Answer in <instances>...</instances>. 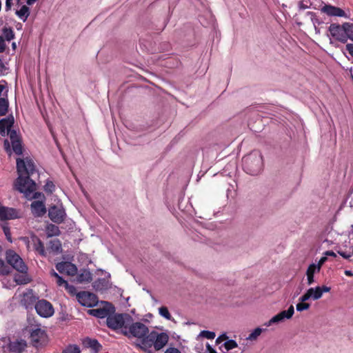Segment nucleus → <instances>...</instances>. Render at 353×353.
<instances>
[{"mask_svg": "<svg viewBox=\"0 0 353 353\" xmlns=\"http://www.w3.org/2000/svg\"><path fill=\"white\" fill-rule=\"evenodd\" d=\"M124 335L130 338L135 337L140 339V347L148 353H152L153 350L159 351L168 343L169 336L165 332L152 331L146 325L141 322L130 321L127 327H124Z\"/></svg>", "mask_w": 353, "mask_h": 353, "instance_id": "obj_1", "label": "nucleus"}, {"mask_svg": "<svg viewBox=\"0 0 353 353\" xmlns=\"http://www.w3.org/2000/svg\"><path fill=\"white\" fill-rule=\"evenodd\" d=\"M17 170L19 176L14 181V188L28 197L36 190V183L30 179L36 172L35 165L31 159H17Z\"/></svg>", "mask_w": 353, "mask_h": 353, "instance_id": "obj_2", "label": "nucleus"}, {"mask_svg": "<svg viewBox=\"0 0 353 353\" xmlns=\"http://www.w3.org/2000/svg\"><path fill=\"white\" fill-rule=\"evenodd\" d=\"M14 117L10 114L0 120V136H9L12 147V151L17 155L23 153L21 136L15 130H12L14 125Z\"/></svg>", "mask_w": 353, "mask_h": 353, "instance_id": "obj_3", "label": "nucleus"}, {"mask_svg": "<svg viewBox=\"0 0 353 353\" xmlns=\"http://www.w3.org/2000/svg\"><path fill=\"white\" fill-rule=\"evenodd\" d=\"M262 157L258 152H251L243 158V169L249 174H258L262 170Z\"/></svg>", "mask_w": 353, "mask_h": 353, "instance_id": "obj_4", "label": "nucleus"}, {"mask_svg": "<svg viewBox=\"0 0 353 353\" xmlns=\"http://www.w3.org/2000/svg\"><path fill=\"white\" fill-rule=\"evenodd\" d=\"M130 321H132V317L128 314H114L108 316L106 324L112 330L121 329L124 334V327H127Z\"/></svg>", "mask_w": 353, "mask_h": 353, "instance_id": "obj_5", "label": "nucleus"}, {"mask_svg": "<svg viewBox=\"0 0 353 353\" xmlns=\"http://www.w3.org/2000/svg\"><path fill=\"white\" fill-rule=\"evenodd\" d=\"M6 258L8 264L17 271L24 273L26 272L28 268L19 254L12 250H7Z\"/></svg>", "mask_w": 353, "mask_h": 353, "instance_id": "obj_6", "label": "nucleus"}, {"mask_svg": "<svg viewBox=\"0 0 353 353\" xmlns=\"http://www.w3.org/2000/svg\"><path fill=\"white\" fill-rule=\"evenodd\" d=\"M78 302L83 306L92 307L98 303V297L94 293L82 291L76 294Z\"/></svg>", "mask_w": 353, "mask_h": 353, "instance_id": "obj_7", "label": "nucleus"}, {"mask_svg": "<svg viewBox=\"0 0 353 353\" xmlns=\"http://www.w3.org/2000/svg\"><path fill=\"white\" fill-rule=\"evenodd\" d=\"M34 307L37 314L45 318L52 316L54 312L52 305L49 301L44 299L38 301Z\"/></svg>", "mask_w": 353, "mask_h": 353, "instance_id": "obj_8", "label": "nucleus"}, {"mask_svg": "<svg viewBox=\"0 0 353 353\" xmlns=\"http://www.w3.org/2000/svg\"><path fill=\"white\" fill-rule=\"evenodd\" d=\"M47 334L45 330L41 328H35L31 331L30 340L33 346L39 347L47 342Z\"/></svg>", "mask_w": 353, "mask_h": 353, "instance_id": "obj_9", "label": "nucleus"}, {"mask_svg": "<svg viewBox=\"0 0 353 353\" xmlns=\"http://www.w3.org/2000/svg\"><path fill=\"white\" fill-rule=\"evenodd\" d=\"M21 217L22 212L20 210L13 208L0 205V221H6L7 220L20 219Z\"/></svg>", "mask_w": 353, "mask_h": 353, "instance_id": "obj_10", "label": "nucleus"}, {"mask_svg": "<svg viewBox=\"0 0 353 353\" xmlns=\"http://www.w3.org/2000/svg\"><path fill=\"white\" fill-rule=\"evenodd\" d=\"M329 31L334 39L342 43H346L344 23L341 26L337 23H331L329 26Z\"/></svg>", "mask_w": 353, "mask_h": 353, "instance_id": "obj_11", "label": "nucleus"}, {"mask_svg": "<svg viewBox=\"0 0 353 353\" xmlns=\"http://www.w3.org/2000/svg\"><path fill=\"white\" fill-rule=\"evenodd\" d=\"M294 313L293 305H290L287 310H283L274 316L265 325L270 326L274 323H279L283 322L285 319H290L292 317Z\"/></svg>", "mask_w": 353, "mask_h": 353, "instance_id": "obj_12", "label": "nucleus"}, {"mask_svg": "<svg viewBox=\"0 0 353 353\" xmlns=\"http://www.w3.org/2000/svg\"><path fill=\"white\" fill-rule=\"evenodd\" d=\"M56 269L61 274H66L69 276H74L77 273V266L71 262L62 261L57 263Z\"/></svg>", "mask_w": 353, "mask_h": 353, "instance_id": "obj_13", "label": "nucleus"}, {"mask_svg": "<svg viewBox=\"0 0 353 353\" xmlns=\"http://www.w3.org/2000/svg\"><path fill=\"white\" fill-rule=\"evenodd\" d=\"M48 216L54 223H61L65 219V213L63 209L53 205L49 209Z\"/></svg>", "mask_w": 353, "mask_h": 353, "instance_id": "obj_14", "label": "nucleus"}, {"mask_svg": "<svg viewBox=\"0 0 353 353\" xmlns=\"http://www.w3.org/2000/svg\"><path fill=\"white\" fill-rule=\"evenodd\" d=\"M112 309L113 307L111 304L105 302L103 307L97 309H92L90 311V314L98 318H105L110 316Z\"/></svg>", "mask_w": 353, "mask_h": 353, "instance_id": "obj_15", "label": "nucleus"}, {"mask_svg": "<svg viewBox=\"0 0 353 353\" xmlns=\"http://www.w3.org/2000/svg\"><path fill=\"white\" fill-rule=\"evenodd\" d=\"M321 12L328 16L346 17V14L343 10L332 5H325L321 8Z\"/></svg>", "mask_w": 353, "mask_h": 353, "instance_id": "obj_16", "label": "nucleus"}, {"mask_svg": "<svg viewBox=\"0 0 353 353\" xmlns=\"http://www.w3.org/2000/svg\"><path fill=\"white\" fill-rule=\"evenodd\" d=\"M83 345L85 348L90 349L93 353H99L102 346L97 339L87 337L83 340Z\"/></svg>", "mask_w": 353, "mask_h": 353, "instance_id": "obj_17", "label": "nucleus"}, {"mask_svg": "<svg viewBox=\"0 0 353 353\" xmlns=\"http://www.w3.org/2000/svg\"><path fill=\"white\" fill-rule=\"evenodd\" d=\"M26 347L27 343L26 341L22 339L12 341L8 345L9 350L11 353H22Z\"/></svg>", "mask_w": 353, "mask_h": 353, "instance_id": "obj_18", "label": "nucleus"}, {"mask_svg": "<svg viewBox=\"0 0 353 353\" xmlns=\"http://www.w3.org/2000/svg\"><path fill=\"white\" fill-rule=\"evenodd\" d=\"M32 242L33 243L34 250L39 255L46 256V252L45 250V247L41 239L37 236H32Z\"/></svg>", "mask_w": 353, "mask_h": 353, "instance_id": "obj_19", "label": "nucleus"}, {"mask_svg": "<svg viewBox=\"0 0 353 353\" xmlns=\"http://www.w3.org/2000/svg\"><path fill=\"white\" fill-rule=\"evenodd\" d=\"M32 213L37 216H41L46 212L44 203L40 201H34L31 203Z\"/></svg>", "mask_w": 353, "mask_h": 353, "instance_id": "obj_20", "label": "nucleus"}, {"mask_svg": "<svg viewBox=\"0 0 353 353\" xmlns=\"http://www.w3.org/2000/svg\"><path fill=\"white\" fill-rule=\"evenodd\" d=\"M317 272V269L316 268V264L312 263L310 264L306 271V276L307 280V284L312 285L314 282V274Z\"/></svg>", "mask_w": 353, "mask_h": 353, "instance_id": "obj_21", "label": "nucleus"}, {"mask_svg": "<svg viewBox=\"0 0 353 353\" xmlns=\"http://www.w3.org/2000/svg\"><path fill=\"white\" fill-rule=\"evenodd\" d=\"M92 280V274L87 270H83L77 276V281L79 283H90Z\"/></svg>", "mask_w": 353, "mask_h": 353, "instance_id": "obj_22", "label": "nucleus"}, {"mask_svg": "<svg viewBox=\"0 0 353 353\" xmlns=\"http://www.w3.org/2000/svg\"><path fill=\"white\" fill-rule=\"evenodd\" d=\"M48 249L54 253H60L62 250L61 243L59 239H54L50 241Z\"/></svg>", "mask_w": 353, "mask_h": 353, "instance_id": "obj_23", "label": "nucleus"}, {"mask_svg": "<svg viewBox=\"0 0 353 353\" xmlns=\"http://www.w3.org/2000/svg\"><path fill=\"white\" fill-rule=\"evenodd\" d=\"M16 14L25 22L30 14V8L27 6L23 5L20 10H17Z\"/></svg>", "mask_w": 353, "mask_h": 353, "instance_id": "obj_24", "label": "nucleus"}, {"mask_svg": "<svg viewBox=\"0 0 353 353\" xmlns=\"http://www.w3.org/2000/svg\"><path fill=\"white\" fill-rule=\"evenodd\" d=\"M8 107L9 102L6 94V97H1L0 99V116H5L8 113Z\"/></svg>", "mask_w": 353, "mask_h": 353, "instance_id": "obj_25", "label": "nucleus"}, {"mask_svg": "<svg viewBox=\"0 0 353 353\" xmlns=\"http://www.w3.org/2000/svg\"><path fill=\"white\" fill-rule=\"evenodd\" d=\"M2 33L3 34L5 41L6 40L8 41H10L15 37V34L12 28L10 27H3L2 29Z\"/></svg>", "mask_w": 353, "mask_h": 353, "instance_id": "obj_26", "label": "nucleus"}, {"mask_svg": "<svg viewBox=\"0 0 353 353\" xmlns=\"http://www.w3.org/2000/svg\"><path fill=\"white\" fill-rule=\"evenodd\" d=\"M344 28L345 32L346 42L348 39L353 41V23H344Z\"/></svg>", "mask_w": 353, "mask_h": 353, "instance_id": "obj_27", "label": "nucleus"}, {"mask_svg": "<svg viewBox=\"0 0 353 353\" xmlns=\"http://www.w3.org/2000/svg\"><path fill=\"white\" fill-rule=\"evenodd\" d=\"M1 228H2V230L3 231L5 236L6 237V239L9 242L12 243V235H11L10 228L8 223L6 222L3 223L1 224Z\"/></svg>", "mask_w": 353, "mask_h": 353, "instance_id": "obj_28", "label": "nucleus"}, {"mask_svg": "<svg viewBox=\"0 0 353 353\" xmlns=\"http://www.w3.org/2000/svg\"><path fill=\"white\" fill-rule=\"evenodd\" d=\"M61 353H81V350L77 345H69Z\"/></svg>", "mask_w": 353, "mask_h": 353, "instance_id": "obj_29", "label": "nucleus"}, {"mask_svg": "<svg viewBox=\"0 0 353 353\" xmlns=\"http://www.w3.org/2000/svg\"><path fill=\"white\" fill-rule=\"evenodd\" d=\"M309 290H312V292H311V296H312V298L314 299V300H318L320 298H321L322 296V293H321V291L320 290V287L318 286V287H316V288H310L309 289Z\"/></svg>", "mask_w": 353, "mask_h": 353, "instance_id": "obj_30", "label": "nucleus"}, {"mask_svg": "<svg viewBox=\"0 0 353 353\" xmlns=\"http://www.w3.org/2000/svg\"><path fill=\"white\" fill-rule=\"evenodd\" d=\"M159 312L161 316L166 319L167 320H171L172 316L168 311V309L165 306H162L159 309Z\"/></svg>", "mask_w": 353, "mask_h": 353, "instance_id": "obj_31", "label": "nucleus"}, {"mask_svg": "<svg viewBox=\"0 0 353 353\" xmlns=\"http://www.w3.org/2000/svg\"><path fill=\"white\" fill-rule=\"evenodd\" d=\"M59 229L57 226L54 225H50L48 226V236H54V235H59Z\"/></svg>", "mask_w": 353, "mask_h": 353, "instance_id": "obj_32", "label": "nucleus"}, {"mask_svg": "<svg viewBox=\"0 0 353 353\" xmlns=\"http://www.w3.org/2000/svg\"><path fill=\"white\" fill-rule=\"evenodd\" d=\"M238 346L237 343L234 340H228L224 343V347L226 350L229 351Z\"/></svg>", "mask_w": 353, "mask_h": 353, "instance_id": "obj_33", "label": "nucleus"}, {"mask_svg": "<svg viewBox=\"0 0 353 353\" xmlns=\"http://www.w3.org/2000/svg\"><path fill=\"white\" fill-rule=\"evenodd\" d=\"M262 332V329H261L260 327H256V329L254 330V331L249 335V336L248 337V339L249 340H255L256 339V338L260 336V334H261Z\"/></svg>", "mask_w": 353, "mask_h": 353, "instance_id": "obj_34", "label": "nucleus"}, {"mask_svg": "<svg viewBox=\"0 0 353 353\" xmlns=\"http://www.w3.org/2000/svg\"><path fill=\"white\" fill-rule=\"evenodd\" d=\"M310 305L306 302H301L299 303L296 306V310L299 312H302L303 310H307L310 307Z\"/></svg>", "mask_w": 353, "mask_h": 353, "instance_id": "obj_35", "label": "nucleus"}, {"mask_svg": "<svg viewBox=\"0 0 353 353\" xmlns=\"http://www.w3.org/2000/svg\"><path fill=\"white\" fill-rule=\"evenodd\" d=\"M200 335L208 339H213L216 336L214 332H210L208 330L201 331Z\"/></svg>", "mask_w": 353, "mask_h": 353, "instance_id": "obj_36", "label": "nucleus"}, {"mask_svg": "<svg viewBox=\"0 0 353 353\" xmlns=\"http://www.w3.org/2000/svg\"><path fill=\"white\" fill-rule=\"evenodd\" d=\"M44 190L46 192L52 193L55 190V185L52 181H47L44 186Z\"/></svg>", "mask_w": 353, "mask_h": 353, "instance_id": "obj_37", "label": "nucleus"}, {"mask_svg": "<svg viewBox=\"0 0 353 353\" xmlns=\"http://www.w3.org/2000/svg\"><path fill=\"white\" fill-rule=\"evenodd\" d=\"M312 290H309V289L307 290V292L299 298V301L301 302H305L307 300H309L310 298H312L311 296Z\"/></svg>", "mask_w": 353, "mask_h": 353, "instance_id": "obj_38", "label": "nucleus"}, {"mask_svg": "<svg viewBox=\"0 0 353 353\" xmlns=\"http://www.w3.org/2000/svg\"><path fill=\"white\" fill-rule=\"evenodd\" d=\"M327 258L325 256L320 259L318 262V264L316 265V268L317 269V272H319L322 265L327 261Z\"/></svg>", "mask_w": 353, "mask_h": 353, "instance_id": "obj_39", "label": "nucleus"}, {"mask_svg": "<svg viewBox=\"0 0 353 353\" xmlns=\"http://www.w3.org/2000/svg\"><path fill=\"white\" fill-rule=\"evenodd\" d=\"M3 148H4V150L6 151V152L10 155L12 153V148L11 149L10 141L8 139H6L4 141Z\"/></svg>", "mask_w": 353, "mask_h": 353, "instance_id": "obj_40", "label": "nucleus"}, {"mask_svg": "<svg viewBox=\"0 0 353 353\" xmlns=\"http://www.w3.org/2000/svg\"><path fill=\"white\" fill-rule=\"evenodd\" d=\"M6 47V43L3 37L0 36V53L5 52Z\"/></svg>", "mask_w": 353, "mask_h": 353, "instance_id": "obj_41", "label": "nucleus"}, {"mask_svg": "<svg viewBox=\"0 0 353 353\" xmlns=\"http://www.w3.org/2000/svg\"><path fill=\"white\" fill-rule=\"evenodd\" d=\"M56 282L59 286H64V287L68 286V281L64 280L61 276L57 279Z\"/></svg>", "mask_w": 353, "mask_h": 353, "instance_id": "obj_42", "label": "nucleus"}, {"mask_svg": "<svg viewBox=\"0 0 353 353\" xmlns=\"http://www.w3.org/2000/svg\"><path fill=\"white\" fill-rule=\"evenodd\" d=\"M0 272L1 274H6L8 271L6 270V266L5 265L4 261L0 259Z\"/></svg>", "mask_w": 353, "mask_h": 353, "instance_id": "obj_43", "label": "nucleus"}, {"mask_svg": "<svg viewBox=\"0 0 353 353\" xmlns=\"http://www.w3.org/2000/svg\"><path fill=\"white\" fill-rule=\"evenodd\" d=\"M338 253L344 259L351 261L352 254L343 251H339Z\"/></svg>", "mask_w": 353, "mask_h": 353, "instance_id": "obj_44", "label": "nucleus"}, {"mask_svg": "<svg viewBox=\"0 0 353 353\" xmlns=\"http://www.w3.org/2000/svg\"><path fill=\"white\" fill-rule=\"evenodd\" d=\"M346 50L353 57V43H347L345 46Z\"/></svg>", "mask_w": 353, "mask_h": 353, "instance_id": "obj_45", "label": "nucleus"}, {"mask_svg": "<svg viewBox=\"0 0 353 353\" xmlns=\"http://www.w3.org/2000/svg\"><path fill=\"white\" fill-rule=\"evenodd\" d=\"M65 288L68 291L69 293H70L72 294L76 292L75 287L73 285H69L68 283V286L65 287Z\"/></svg>", "mask_w": 353, "mask_h": 353, "instance_id": "obj_46", "label": "nucleus"}, {"mask_svg": "<svg viewBox=\"0 0 353 353\" xmlns=\"http://www.w3.org/2000/svg\"><path fill=\"white\" fill-rule=\"evenodd\" d=\"M165 353H181V352L176 347H169L165 350Z\"/></svg>", "mask_w": 353, "mask_h": 353, "instance_id": "obj_47", "label": "nucleus"}, {"mask_svg": "<svg viewBox=\"0 0 353 353\" xmlns=\"http://www.w3.org/2000/svg\"><path fill=\"white\" fill-rule=\"evenodd\" d=\"M206 350L208 353H217L216 351L208 343L206 345Z\"/></svg>", "mask_w": 353, "mask_h": 353, "instance_id": "obj_48", "label": "nucleus"}, {"mask_svg": "<svg viewBox=\"0 0 353 353\" xmlns=\"http://www.w3.org/2000/svg\"><path fill=\"white\" fill-rule=\"evenodd\" d=\"M320 290L321 291V293L323 294V292H329L331 290V288L327 287L326 285H323L322 287H320Z\"/></svg>", "mask_w": 353, "mask_h": 353, "instance_id": "obj_49", "label": "nucleus"}, {"mask_svg": "<svg viewBox=\"0 0 353 353\" xmlns=\"http://www.w3.org/2000/svg\"><path fill=\"white\" fill-rule=\"evenodd\" d=\"M325 256H333V257H336V253L332 251V250L326 251L325 252Z\"/></svg>", "mask_w": 353, "mask_h": 353, "instance_id": "obj_50", "label": "nucleus"}, {"mask_svg": "<svg viewBox=\"0 0 353 353\" xmlns=\"http://www.w3.org/2000/svg\"><path fill=\"white\" fill-rule=\"evenodd\" d=\"M12 0H6V8L7 10H10L12 6Z\"/></svg>", "mask_w": 353, "mask_h": 353, "instance_id": "obj_51", "label": "nucleus"}, {"mask_svg": "<svg viewBox=\"0 0 353 353\" xmlns=\"http://www.w3.org/2000/svg\"><path fill=\"white\" fill-rule=\"evenodd\" d=\"M50 275L51 276L56 278V279L60 276L53 269L50 271Z\"/></svg>", "mask_w": 353, "mask_h": 353, "instance_id": "obj_52", "label": "nucleus"}, {"mask_svg": "<svg viewBox=\"0 0 353 353\" xmlns=\"http://www.w3.org/2000/svg\"><path fill=\"white\" fill-rule=\"evenodd\" d=\"M50 275L51 276L56 278V279L60 276L53 269L50 271Z\"/></svg>", "mask_w": 353, "mask_h": 353, "instance_id": "obj_53", "label": "nucleus"}, {"mask_svg": "<svg viewBox=\"0 0 353 353\" xmlns=\"http://www.w3.org/2000/svg\"><path fill=\"white\" fill-rule=\"evenodd\" d=\"M5 69V65L0 59V75L2 74L3 70Z\"/></svg>", "mask_w": 353, "mask_h": 353, "instance_id": "obj_54", "label": "nucleus"}, {"mask_svg": "<svg viewBox=\"0 0 353 353\" xmlns=\"http://www.w3.org/2000/svg\"><path fill=\"white\" fill-rule=\"evenodd\" d=\"M31 298L32 297V295H31V293L30 292H28V293H23V299L21 300V301H26V298Z\"/></svg>", "mask_w": 353, "mask_h": 353, "instance_id": "obj_55", "label": "nucleus"}, {"mask_svg": "<svg viewBox=\"0 0 353 353\" xmlns=\"http://www.w3.org/2000/svg\"><path fill=\"white\" fill-rule=\"evenodd\" d=\"M107 288V283L104 279H101V290Z\"/></svg>", "mask_w": 353, "mask_h": 353, "instance_id": "obj_56", "label": "nucleus"}, {"mask_svg": "<svg viewBox=\"0 0 353 353\" xmlns=\"http://www.w3.org/2000/svg\"><path fill=\"white\" fill-rule=\"evenodd\" d=\"M345 274L346 276H353V273H352V271H350V270H345Z\"/></svg>", "mask_w": 353, "mask_h": 353, "instance_id": "obj_57", "label": "nucleus"}, {"mask_svg": "<svg viewBox=\"0 0 353 353\" xmlns=\"http://www.w3.org/2000/svg\"><path fill=\"white\" fill-rule=\"evenodd\" d=\"M37 0H27V4L28 5H32L34 3H35Z\"/></svg>", "mask_w": 353, "mask_h": 353, "instance_id": "obj_58", "label": "nucleus"}, {"mask_svg": "<svg viewBox=\"0 0 353 353\" xmlns=\"http://www.w3.org/2000/svg\"><path fill=\"white\" fill-rule=\"evenodd\" d=\"M12 48L14 50H15V49H16V48H17L16 43L13 42V43H12Z\"/></svg>", "mask_w": 353, "mask_h": 353, "instance_id": "obj_59", "label": "nucleus"}, {"mask_svg": "<svg viewBox=\"0 0 353 353\" xmlns=\"http://www.w3.org/2000/svg\"><path fill=\"white\" fill-rule=\"evenodd\" d=\"M223 339H226L227 338L225 334L223 335Z\"/></svg>", "mask_w": 353, "mask_h": 353, "instance_id": "obj_60", "label": "nucleus"}]
</instances>
